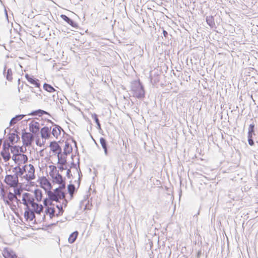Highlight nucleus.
I'll return each mask as SVG.
<instances>
[{"label": "nucleus", "instance_id": "1", "mask_svg": "<svg viewBox=\"0 0 258 258\" xmlns=\"http://www.w3.org/2000/svg\"><path fill=\"white\" fill-rule=\"evenodd\" d=\"M22 203L26 206L24 214L26 221H33L35 218V213L40 214L43 211V206L34 201L32 195H22Z\"/></svg>", "mask_w": 258, "mask_h": 258}, {"label": "nucleus", "instance_id": "2", "mask_svg": "<svg viewBox=\"0 0 258 258\" xmlns=\"http://www.w3.org/2000/svg\"><path fill=\"white\" fill-rule=\"evenodd\" d=\"M4 182L9 188L13 189V194H21L22 192V184L19 182V179H17L16 175L14 176L11 174L6 175ZM8 194H13V192L10 190Z\"/></svg>", "mask_w": 258, "mask_h": 258}, {"label": "nucleus", "instance_id": "3", "mask_svg": "<svg viewBox=\"0 0 258 258\" xmlns=\"http://www.w3.org/2000/svg\"><path fill=\"white\" fill-rule=\"evenodd\" d=\"M131 91L133 96L138 99H141L145 97V90L143 85L139 80L132 82L131 85Z\"/></svg>", "mask_w": 258, "mask_h": 258}, {"label": "nucleus", "instance_id": "4", "mask_svg": "<svg viewBox=\"0 0 258 258\" xmlns=\"http://www.w3.org/2000/svg\"><path fill=\"white\" fill-rule=\"evenodd\" d=\"M21 195H0L1 199H3L6 204L10 206L12 210L16 208V205L14 204L16 202L17 205L21 203L20 200L18 199V196L20 197Z\"/></svg>", "mask_w": 258, "mask_h": 258}, {"label": "nucleus", "instance_id": "5", "mask_svg": "<svg viewBox=\"0 0 258 258\" xmlns=\"http://www.w3.org/2000/svg\"><path fill=\"white\" fill-rule=\"evenodd\" d=\"M20 147L17 145H11V153L13 154L12 156V160L15 163H18L19 162V158H17L18 156H21L23 159V163H26L28 162V158L27 156L24 154L20 153Z\"/></svg>", "mask_w": 258, "mask_h": 258}, {"label": "nucleus", "instance_id": "6", "mask_svg": "<svg viewBox=\"0 0 258 258\" xmlns=\"http://www.w3.org/2000/svg\"><path fill=\"white\" fill-rule=\"evenodd\" d=\"M10 150H11V145L7 142H4L2 150L0 152V155L5 162H7L11 158Z\"/></svg>", "mask_w": 258, "mask_h": 258}, {"label": "nucleus", "instance_id": "7", "mask_svg": "<svg viewBox=\"0 0 258 258\" xmlns=\"http://www.w3.org/2000/svg\"><path fill=\"white\" fill-rule=\"evenodd\" d=\"M48 198H46L43 200L44 206H49L53 207L55 208V205L58 203V198L57 195H47Z\"/></svg>", "mask_w": 258, "mask_h": 258}, {"label": "nucleus", "instance_id": "8", "mask_svg": "<svg viewBox=\"0 0 258 258\" xmlns=\"http://www.w3.org/2000/svg\"><path fill=\"white\" fill-rule=\"evenodd\" d=\"M47 122L50 123L51 125V127L52 126H54L51 132V134H52L54 137L57 138L58 136L60 135L61 132L62 131L64 133L63 129L58 125L55 124L53 122H52L50 119H47Z\"/></svg>", "mask_w": 258, "mask_h": 258}, {"label": "nucleus", "instance_id": "9", "mask_svg": "<svg viewBox=\"0 0 258 258\" xmlns=\"http://www.w3.org/2000/svg\"><path fill=\"white\" fill-rule=\"evenodd\" d=\"M25 77L30 83L34 85L36 88H38L39 89V91H41L40 83L39 80L38 79L35 78L33 76L29 75L28 74H25Z\"/></svg>", "mask_w": 258, "mask_h": 258}, {"label": "nucleus", "instance_id": "10", "mask_svg": "<svg viewBox=\"0 0 258 258\" xmlns=\"http://www.w3.org/2000/svg\"><path fill=\"white\" fill-rule=\"evenodd\" d=\"M2 254L5 258H18L17 254L10 247H5Z\"/></svg>", "mask_w": 258, "mask_h": 258}, {"label": "nucleus", "instance_id": "11", "mask_svg": "<svg viewBox=\"0 0 258 258\" xmlns=\"http://www.w3.org/2000/svg\"><path fill=\"white\" fill-rule=\"evenodd\" d=\"M51 125L49 126L48 124L47 126L42 127L40 130L41 137L45 139H49L51 135Z\"/></svg>", "mask_w": 258, "mask_h": 258}, {"label": "nucleus", "instance_id": "12", "mask_svg": "<svg viewBox=\"0 0 258 258\" xmlns=\"http://www.w3.org/2000/svg\"><path fill=\"white\" fill-rule=\"evenodd\" d=\"M22 139L24 146H29L32 143V135L29 133L24 132L22 133Z\"/></svg>", "mask_w": 258, "mask_h": 258}, {"label": "nucleus", "instance_id": "13", "mask_svg": "<svg viewBox=\"0 0 258 258\" xmlns=\"http://www.w3.org/2000/svg\"><path fill=\"white\" fill-rule=\"evenodd\" d=\"M28 166L29 167V170L28 171V174H26L24 176V177L26 178V179L27 181H31L35 178V168L34 166L31 164H29L28 165Z\"/></svg>", "mask_w": 258, "mask_h": 258}, {"label": "nucleus", "instance_id": "14", "mask_svg": "<svg viewBox=\"0 0 258 258\" xmlns=\"http://www.w3.org/2000/svg\"><path fill=\"white\" fill-rule=\"evenodd\" d=\"M29 130L34 134H37L39 132L40 124L38 122L32 120L29 124Z\"/></svg>", "mask_w": 258, "mask_h": 258}, {"label": "nucleus", "instance_id": "15", "mask_svg": "<svg viewBox=\"0 0 258 258\" xmlns=\"http://www.w3.org/2000/svg\"><path fill=\"white\" fill-rule=\"evenodd\" d=\"M3 75L6 79L10 82L13 80V73L11 68H8L7 66H4L3 70Z\"/></svg>", "mask_w": 258, "mask_h": 258}, {"label": "nucleus", "instance_id": "16", "mask_svg": "<svg viewBox=\"0 0 258 258\" xmlns=\"http://www.w3.org/2000/svg\"><path fill=\"white\" fill-rule=\"evenodd\" d=\"M49 147L52 152L55 154L61 153V148L55 141L51 142Z\"/></svg>", "mask_w": 258, "mask_h": 258}, {"label": "nucleus", "instance_id": "17", "mask_svg": "<svg viewBox=\"0 0 258 258\" xmlns=\"http://www.w3.org/2000/svg\"><path fill=\"white\" fill-rule=\"evenodd\" d=\"M45 207L46 208L45 210V214L47 215H49L50 219H52L56 216V213L54 207H49V206Z\"/></svg>", "mask_w": 258, "mask_h": 258}, {"label": "nucleus", "instance_id": "18", "mask_svg": "<svg viewBox=\"0 0 258 258\" xmlns=\"http://www.w3.org/2000/svg\"><path fill=\"white\" fill-rule=\"evenodd\" d=\"M16 137V134L15 132L14 133H9L7 136V139H5L4 142L7 141V143L10 145H14L16 143V142H15Z\"/></svg>", "mask_w": 258, "mask_h": 258}, {"label": "nucleus", "instance_id": "19", "mask_svg": "<svg viewBox=\"0 0 258 258\" xmlns=\"http://www.w3.org/2000/svg\"><path fill=\"white\" fill-rule=\"evenodd\" d=\"M60 17L61 19L64 20L65 22L68 23L69 25L72 26L74 28H77L78 27L77 24L72 19L67 16L62 14L60 15Z\"/></svg>", "mask_w": 258, "mask_h": 258}, {"label": "nucleus", "instance_id": "20", "mask_svg": "<svg viewBox=\"0 0 258 258\" xmlns=\"http://www.w3.org/2000/svg\"><path fill=\"white\" fill-rule=\"evenodd\" d=\"M51 178L53 182L63 185V179L61 174L58 173V171Z\"/></svg>", "mask_w": 258, "mask_h": 258}, {"label": "nucleus", "instance_id": "21", "mask_svg": "<svg viewBox=\"0 0 258 258\" xmlns=\"http://www.w3.org/2000/svg\"><path fill=\"white\" fill-rule=\"evenodd\" d=\"M100 143L103 148L104 154L106 156L108 155V144L105 139L101 137L100 139Z\"/></svg>", "mask_w": 258, "mask_h": 258}, {"label": "nucleus", "instance_id": "22", "mask_svg": "<svg viewBox=\"0 0 258 258\" xmlns=\"http://www.w3.org/2000/svg\"><path fill=\"white\" fill-rule=\"evenodd\" d=\"M77 164H78V168H79V171L78 170V168L76 167V164H75L74 162H73L72 163L71 167L72 168V167L75 168L77 169V170L78 171L79 177H78V183L77 188H78L79 187L80 182H81V169L80 168V159H79V157L78 158Z\"/></svg>", "mask_w": 258, "mask_h": 258}, {"label": "nucleus", "instance_id": "23", "mask_svg": "<svg viewBox=\"0 0 258 258\" xmlns=\"http://www.w3.org/2000/svg\"><path fill=\"white\" fill-rule=\"evenodd\" d=\"M231 195H224V201L226 202L227 204H228V206H230L231 205H234V204L232 203V201H234L235 200V197H231Z\"/></svg>", "mask_w": 258, "mask_h": 258}, {"label": "nucleus", "instance_id": "24", "mask_svg": "<svg viewBox=\"0 0 258 258\" xmlns=\"http://www.w3.org/2000/svg\"><path fill=\"white\" fill-rule=\"evenodd\" d=\"M26 115L19 114L12 118L10 121V125L12 126L16 123L18 121L22 119Z\"/></svg>", "mask_w": 258, "mask_h": 258}, {"label": "nucleus", "instance_id": "25", "mask_svg": "<svg viewBox=\"0 0 258 258\" xmlns=\"http://www.w3.org/2000/svg\"><path fill=\"white\" fill-rule=\"evenodd\" d=\"M72 146L71 145V144L69 143L66 142L64 147L63 149V154L64 155L67 156L68 154H70L72 152Z\"/></svg>", "mask_w": 258, "mask_h": 258}, {"label": "nucleus", "instance_id": "26", "mask_svg": "<svg viewBox=\"0 0 258 258\" xmlns=\"http://www.w3.org/2000/svg\"><path fill=\"white\" fill-rule=\"evenodd\" d=\"M79 235V232L78 231H75L72 233H71L68 238V241L70 243H74L77 237Z\"/></svg>", "mask_w": 258, "mask_h": 258}, {"label": "nucleus", "instance_id": "27", "mask_svg": "<svg viewBox=\"0 0 258 258\" xmlns=\"http://www.w3.org/2000/svg\"><path fill=\"white\" fill-rule=\"evenodd\" d=\"M63 154L57 153L58 158V164H63V163H67L66 157Z\"/></svg>", "mask_w": 258, "mask_h": 258}, {"label": "nucleus", "instance_id": "28", "mask_svg": "<svg viewBox=\"0 0 258 258\" xmlns=\"http://www.w3.org/2000/svg\"><path fill=\"white\" fill-rule=\"evenodd\" d=\"M40 183L45 186H46L48 188L50 189L51 188V185L49 180L45 177H42L40 179Z\"/></svg>", "mask_w": 258, "mask_h": 258}, {"label": "nucleus", "instance_id": "29", "mask_svg": "<svg viewBox=\"0 0 258 258\" xmlns=\"http://www.w3.org/2000/svg\"><path fill=\"white\" fill-rule=\"evenodd\" d=\"M55 208L58 209V213L56 214V216L58 217L62 214L63 212V210L62 209V205L61 204V202L60 201H58V203L56 204Z\"/></svg>", "mask_w": 258, "mask_h": 258}, {"label": "nucleus", "instance_id": "30", "mask_svg": "<svg viewBox=\"0 0 258 258\" xmlns=\"http://www.w3.org/2000/svg\"><path fill=\"white\" fill-rule=\"evenodd\" d=\"M206 22L211 28H213L215 26L214 17L212 16H207Z\"/></svg>", "mask_w": 258, "mask_h": 258}, {"label": "nucleus", "instance_id": "31", "mask_svg": "<svg viewBox=\"0 0 258 258\" xmlns=\"http://www.w3.org/2000/svg\"><path fill=\"white\" fill-rule=\"evenodd\" d=\"M43 89L45 90H46V91L50 92V93H52V92H54L56 91L55 89L53 88V86H52L51 85L47 84V83H44L43 84Z\"/></svg>", "mask_w": 258, "mask_h": 258}, {"label": "nucleus", "instance_id": "32", "mask_svg": "<svg viewBox=\"0 0 258 258\" xmlns=\"http://www.w3.org/2000/svg\"><path fill=\"white\" fill-rule=\"evenodd\" d=\"M71 50L73 52L76 56H78L79 58H80L79 55L80 52H81V49L78 46L74 45V46L71 47Z\"/></svg>", "mask_w": 258, "mask_h": 258}, {"label": "nucleus", "instance_id": "33", "mask_svg": "<svg viewBox=\"0 0 258 258\" xmlns=\"http://www.w3.org/2000/svg\"><path fill=\"white\" fill-rule=\"evenodd\" d=\"M66 196V195H57L59 201H62V203H61V204L62 205V207H66L67 205L68 202L66 200H64Z\"/></svg>", "mask_w": 258, "mask_h": 258}, {"label": "nucleus", "instance_id": "34", "mask_svg": "<svg viewBox=\"0 0 258 258\" xmlns=\"http://www.w3.org/2000/svg\"><path fill=\"white\" fill-rule=\"evenodd\" d=\"M49 168L50 170L49 175L51 177H53V176L57 173V172H58L56 169V167L53 165H49Z\"/></svg>", "mask_w": 258, "mask_h": 258}, {"label": "nucleus", "instance_id": "35", "mask_svg": "<svg viewBox=\"0 0 258 258\" xmlns=\"http://www.w3.org/2000/svg\"><path fill=\"white\" fill-rule=\"evenodd\" d=\"M28 115L32 116H38L39 117L42 116V109H39L34 111H32L31 113L28 114Z\"/></svg>", "mask_w": 258, "mask_h": 258}, {"label": "nucleus", "instance_id": "36", "mask_svg": "<svg viewBox=\"0 0 258 258\" xmlns=\"http://www.w3.org/2000/svg\"><path fill=\"white\" fill-rule=\"evenodd\" d=\"M68 194H74L77 190L76 186L73 184H70L68 186Z\"/></svg>", "mask_w": 258, "mask_h": 258}, {"label": "nucleus", "instance_id": "37", "mask_svg": "<svg viewBox=\"0 0 258 258\" xmlns=\"http://www.w3.org/2000/svg\"><path fill=\"white\" fill-rule=\"evenodd\" d=\"M254 126H255V125L253 123L250 124L249 125L248 135H255Z\"/></svg>", "mask_w": 258, "mask_h": 258}, {"label": "nucleus", "instance_id": "38", "mask_svg": "<svg viewBox=\"0 0 258 258\" xmlns=\"http://www.w3.org/2000/svg\"><path fill=\"white\" fill-rule=\"evenodd\" d=\"M92 117L94 119V120H95V123L97 124L98 129L100 130L101 129V124L100 123L99 120L98 118L97 115L96 114H94L92 115Z\"/></svg>", "mask_w": 258, "mask_h": 258}, {"label": "nucleus", "instance_id": "39", "mask_svg": "<svg viewBox=\"0 0 258 258\" xmlns=\"http://www.w3.org/2000/svg\"><path fill=\"white\" fill-rule=\"evenodd\" d=\"M27 165L23 166L22 167H20V164L19 165V168L18 169V173L21 175H23L24 177V174L26 172V168Z\"/></svg>", "mask_w": 258, "mask_h": 258}, {"label": "nucleus", "instance_id": "40", "mask_svg": "<svg viewBox=\"0 0 258 258\" xmlns=\"http://www.w3.org/2000/svg\"><path fill=\"white\" fill-rule=\"evenodd\" d=\"M253 135H248V143L250 146H252L254 145V142L253 140Z\"/></svg>", "mask_w": 258, "mask_h": 258}, {"label": "nucleus", "instance_id": "41", "mask_svg": "<svg viewBox=\"0 0 258 258\" xmlns=\"http://www.w3.org/2000/svg\"><path fill=\"white\" fill-rule=\"evenodd\" d=\"M58 168L61 171L67 169L66 163H63V164H58Z\"/></svg>", "mask_w": 258, "mask_h": 258}, {"label": "nucleus", "instance_id": "42", "mask_svg": "<svg viewBox=\"0 0 258 258\" xmlns=\"http://www.w3.org/2000/svg\"><path fill=\"white\" fill-rule=\"evenodd\" d=\"M15 132L16 133V139H15V142H16V143L19 142L20 140V137H19L18 134L19 133L17 131V129H15Z\"/></svg>", "mask_w": 258, "mask_h": 258}, {"label": "nucleus", "instance_id": "43", "mask_svg": "<svg viewBox=\"0 0 258 258\" xmlns=\"http://www.w3.org/2000/svg\"><path fill=\"white\" fill-rule=\"evenodd\" d=\"M34 196H35L36 200L38 202L41 201V200L43 197L42 195H34Z\"/></svg>", "mask_w": 258, "mask_h": 258}, {"label": "nucleus", "instance_id": "44", "mask_svg": "<svg viewBox=\"0 0 258 258\" xmlns=\"http://www.w3.org/2000/svg\"><path fill=\"white\" fill-rule=\"evenodd\" d=\"M25 83V84L26 85V86H29V85L28 84H27L26 83H25V82H23V84L21 85H19L18 84V92H20V90L21 89H23V84Z\"/></svg>", "mask_w": 258, "mask_h": 258}, {"label": "nucleus", "instance_id": "45", "mask_svg": "<svg viewBox=\"0 0 258 258\" xmlns=\"http://www.w3.org/2000/svg\"><path fill=\"white\" fill-rule=\"evenodd\" d=\"M17 164H18V165L17 166H16L15 167H14L13 169V172H16V171H18V169L19 168V165L20 164V163L18 162Z\"/></svg>", "mask_w": 258, "mask_h": 258}, {"label": "nucleus", "instance_id": "46", "mask_svg": "<svg viewBox=\"0 0 258 258\" xmlns=\"http://www.w3.org/2000/svg\"><path fill=\"white\" fill-rule=\"evenodd\" d=\"M16 175L17 179H18L19 177H23L22 175H20L18 173V171H16V172H15V174L14 175H12V176H15Z\"/></svg>", "mask_w": 258, "mask_h": 258}, {"label": "nucleus", "instance_id": "47", "mask_svg": "<svg viewBox=\"0 0 258 258\" xmlns=\"http://www.w3.org/2000/svg\"><path fill=\"white\" fill-rule=\"evenodd\" d=\"M36 144L37 146H42V145H44L43 143L41 144L40 142V141L39 140H37L36 141Z\"/></svg>", "mask_w": 258, "mask_h": 258}, {"label": "nucleus", "instance_id": "48", "mask_svg": "<svg viewBox=\"0 0 258 258\" xmlns=\"http://www.w3.org/2000/svg\"><path fill=\"white\" fill-rule=\"evenodd\" d=\"M163 34L164 37H165L166 38L167 37L168 35V32L165 30H163Z\"/></svg>", "mask_w": 258, "mask_h": 258}, {"label": "nucleus", "instance_id": "49", "mask_svg": "<svg viewBox=\"0 0 258 258\" xmlns=\"http://www.w3.org/2000/svg\"><path fill=\"white\" fill-rule=\"evenodd\" d=\"M44 114H47V115H48L49 116H51V115L50 114V113L45 110H42V115H44Z\"/></svg>", "mask_w": 258, "mask_h": 258}, {"label": "nucleus", "instance_id": "50", "mask_svg": "<svg viewBox=\"0 0 258 258\" xmlns=\"http://www.w3.org/2000/svg\"><path fill=\"white\" fill-rule=\"evenodd\" d=\"M115 196V195H112V194H110V195H108V197H107V199L108 201H110L111 199H112V198L113 197H114Z\"/></svg>", "mask_w": 258, "mask_h": 258}, {"label": "nucleus", "instance_id": "51", "mask_svg": "<svg viewBox=\"0 0 258 258\" xmlns=\"http://www.w3.org/2000/svg\"><path fill=\"white\" fill-rule=\"evenodd\" d=\"M58 222V221H56V223H51L50 224H49L48 226H47V227H50L51 226H55L56 223Z\"/></svg>", "mask_w": 258, "mask_h": 258}, {"label": "nucleus", "instance_id": "52", "mask_svg": "<svg viewBox=\"0 0 258 258\" xmlns=\"http://www.w3.org/2000/svg\"><path fill=\"white\" fill-rule=\"evenodd\" d=\"M29 88L31 89V91L32 92H34V93H36L37 94H38L37 92H36V91H35L34 90V89H33V87H30V86H29Z\"/></svg>", "mask_w": 258, "mask_h": 258}, {"label": "nucleus", "instance_id": "53", "mask_svg": "<svg viewBox=\"0 0 258 258\" xmlns=\"http://www.w3.org/2000/svg\"><path fill=\"white\" fill-rule=\"evenodd\" d=\"M17 158H19L20 160H19V162H22V161H23V159H22V157L20 155L18 156H17Z\"/></svg>", "mask_w": 258, "mask_h": 258}, {"label": "nucleus", "instance_id": "54", "mask_svg": "<svg viewBox=\"0 0 258 258\" xmlns=\"http://www.w3.org/2000/svg\"><path fill=\"white\" fill-rule=\"evenodd\" d=\"M202 254V252L201 250H199L197 253V256L200 257Z\"/></svg>", "mask_w": 258, "mask_h": 258}, {"label": "nucleus", "instance_id": "55", "mask_svg": "<svg viewBox=\"0 0 258 258\" xmlns=\"http://www.w3.org/2000/svg\"><path fill=\"white\" fill-rule=\"evenodd\" d=\"M8 130H9L10 131H11L12 130V129H11L9 127H7L5 130V132H4V135H6V132Z\"/></svg>", "mask_w": 258, "mask_h": 258}, {"label": "nucleus", "instance_id": "56", "mask_svg": "<svg viewBox=\"0 0 258 258\" xmlns=\"http://www.w3.org/2000/svg\"><path fill=\"white\" fill-rule=\"evenodd\" d=\"M20 153L21 154H22V153H24V151L22 147H20Z\"/></svg>", "mask_w": 258, "mask_h": 258}, {"label": "nucleus", "instance_id": "57", "mask_svg": "<svg viewBox=\"0 0 258 258\" xmlns=\"http://www.w3.org/2000/svg\"><path fill=\"white\" fill-rule=\"evenodd\" d=\"M199 214H200V210H199V211H198V213L197 214H195L194 215V217H197L198 215H199Z\"/></svg>", "mask_w": 258, "mask_h": 258}, {"label": "nucleus", "instance_id": "58", "mask_svg": "<svg viewBox=\"0 0 258 258\" xmlns=\"http://www.w3.org/2000/svg\"><path fill=\"white\" fill-rule=\"evenodd\" d=\"M46 194H53V193L51 191H46Z\"/></svg>", "mask_w": 258, "mask_h": 258}, {"label": "nucleus", "instance_id": "59", "mask_svg": "<svg viewBox=\"0 0 258 258\" xmlns=\"http://www.w3.org/2000/svg\"><path fill=\"white\" fill-rule=\"evenodd\" d=\"M20 81H21L20 79H19L18 80V84L20 85Z\"/></svg>", "mask_w": 258, "mask_h": 258}, {"label": "nucleus", "instance_id": "60", "mask_svg": "<svg viewBox=\"0 0 258 258\" xmlns=\"http://www.w3.org/2000/svg\"><path fill=\"white\" fill-rule=\"evenodd\" d=\"M86 196H87L86 198H89V197H90V196H91V194L87 195Z\"/></svg>", "mask_w": 258, "mask_h": 258}, {"label": "nucleus", "instance_id": "61", "mask_svg": "<svg viewBox=\"0 0 258 258\" xmlns=\"http://www.w3.org/2000/svg\"><path fill=\"white\" fill-rule=\"evenodd\" d=\"M70 195L71 198H72L74 196V195H72V194H71Z\"/></svg>", "mask_w": 258, "mask_h": 258}, {"label": "nucleus", "instance_id": "62", "mask_svg": "<svg viewBox=\"0 0 258 258\" xmlns=\"http://www.w3.org/2000/svg\"><path fill=\"white\" fill-rule=\"evenodd\" d=\"M69 172H70V170H68V171H67V174H69Z\"/></svg>", "mask_w": 258, "mask_h": 258}, {"label": "nucleus", "instance_id": "63", "mask_svg": "<svg viewBox=\"0 0 258 258\" xmlns=\"http://www.w3.org/2000/svg\"><path fill=\"white\" fill-rule=\"evenodd\" d=\"M34 194H38V193L36 192V190H35Z\"/></svg>", "mask_w": 258, "mask_h": 258}, {"label": "nucleus", "instance_id": "64", "mask_svg": "<svg viewBox=\"0 0 258 258\" xmlns=\"http://www.w3.org/2000/svg\"><path fill=\"white\" fill-rule=\"evenodd\" d=\"M181 195H181V194H179V199L180 198V197H181Z\"/></svg>", "mask_w": 258, "mask_h": 258}]
</instances>
